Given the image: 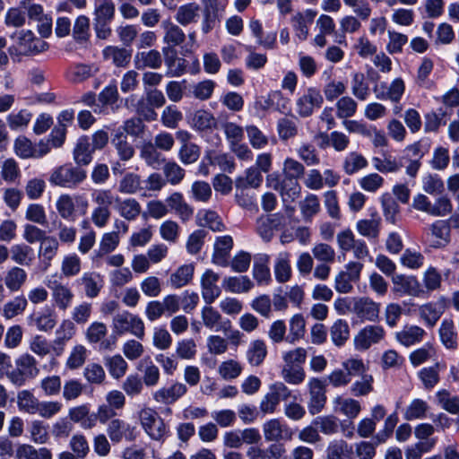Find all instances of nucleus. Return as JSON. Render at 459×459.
<instances>
[{
  "label": "nucleus",
  "mask_w": 459,
  "mask_h": 459,
  "mask_svg": "<svg viewBox=\"0 0 459 459\" xmlns=\"http://www.w3.org/2000/svg\"><path fill=\"white\" fill-rule=\"evenodd\" d=\"M138 370L143 373V382L148 387L155 386L160 380L159 368L149 359H142L137 367Z\"/></svg>",
  "instance_id": "473e14b6"
},
{
  "label": "nucleus",
  "mask_w": 459,
  "mask_h": 459,
  "mask_svg": "<svg viewBox=\"0 0 459 459\" xmlns=\"http://www.w3.org/2000/svg\"><path fill=\"white\" fill-rule=\"evenodd\" d=\"M75 333V326L73 321L64 320L56 331V339L53 341L52 350L56 356L62 354L65 343L71 340Z\"/></svg>",
  "instance_id": "a211bd4d"
},
{
  "label": "nucleus",
  "mask_w": 459,
  "mask_h": 459,
  "mask_svg": "<svg viewBox=\"0 0 459 459\" xmlns=\"http://www.w3.org/2000/svg\"><path fill=\"white\" fill-rule=\"evenodd\" d=\"M309 402L308 411L312 415L319 413L325 405V385L318 378H312L308 382Z\"/></svg>",
  "instance_id": "9d476101"
},
{
  "label": "nucleus",
  "mask_w": 459,
  "mask_h": 459,
  "mask_svg": "<svg viewBox=\"0 0 459 459\" xmlns=\"http://www.w3.org/2000/svg\"><path fill=\"white\" fill-rule=\"evenodd\" d=\"M274 188L280 189L284 201H286V197L291 201H294L299 196L301 192V186L299 183V179L288 178L285 176H283V178L279 184V186H275Z\"/></svg>",
  "instance_id": "c03bdc74"
},
{
  "label": "nucleus",
  "mask_w": 459,
  "mask_h": 459,
  "mask_svg": "<svg viewBox=\"0 0 459 459\" xmlns=\"http://www.w3.org/2000/svg\"><path fill=\"white\" fill-rule=\"evenodd\" d=\"M107 434L114 444L120 443L123 438L128 442L135 440L137 437L136 427L132 426L121 419L116 418L107 424Z\"/></svg>",
  "instance_id": "423d86ee"
},
{
  "label": "nucleus",
  "mask_w": 459,
  "mask_h": 459,
  "mask_svg": "<svg viewBox=\"0 0 459 459\" xmlns=\"http://www.w3.org/2000/svg\"><path fill=\"white\" fill-rule=\"evenodd\" d=\"M113 332L116 334L122 335L130 333L139 339L144 336V324L136 315L128 311L117 313L112 320Z\"/></svg>",
  "instance_id": "20e7f679"
},
{
  "label": "nucleus",
  "mask_w": 459,
  "mask_h": 459,
  "mask_svg": "<svg viewBox=\"0 0 459 459\" xmlns=\"http://www.w3.org/2000/svg\"><path fill=\"white\" fill-rule=\"evenodd\" d=\"M48 287L51 290L55 305L60 310H66L71 306L74 297L71 289L56 281L53 282V285Z\"/></svg>",
  "instance_id": "412c9836"
},
{
  "label": "nucleus",
  "mask_w": 459,
  "mask_h": 459,
  "mask_svg": "<svg viewBox=\"0 0 459 459\" xmlns=\"http://www.w3.org/2000/svg\"><path fill=\"white\" fill-rule=\"evenodd\" d=\"M95 150L88 136H81L74 148L73 158L78 167L89 165L93 159Z\"/></svg>",
  "instance_id": "f3484780"
},
{
  "label": "nucleus",
  "mask_w": 459,
  "mask_h": 459,
  "mask_svg": "<svg viewBox=\"0 0 459 459\" xmlns=\"http://www.w3.org/2000/svg\"><path fill=\"white\" fill-rule=\"evenodd\" d=\"M17 459H52V453L47 447L36 449L31 445L22 444L16 449Z\"/></svg>",
  "instance_id": "4c0bfd02"
},
{
  "label": "nucleus",
  "mask_w": 459,
  "mask_h": 459,
  "mask_svg": "<svg viewBox=\"0 0 459 459\" xmlns=\"http://www.w3.org/2000/svg\"><path fill=\"white\" fill-rule=\"evenodd\" d=\"M385 330L380 325H367L354 337V347L358 351H366L378 343L385 337Z\"/></svg>",
  "instance_id": "0eeeda50"
},
{
  "label": "nucleus",
  "mask_w": 459,
  "mask_h": 459,
  "mask_svg": "<svg viewBox=\"0 0 459 459\" xmlns=\"http://www.w3.org/2000/svg\"><path fill=\"white\" fill-rule=\"evenodd\" d=\"M134 65L138 70L145 68L156 70L162 65V56L156 49L139 52L134 56Z\"/></svg>",
  "instance_id": "a878e982"
},
{
  "label": "nucleus",
  "mask_w": 459,
  "mask_h": 459,
  "mask_svg": "<svg viewBox=\"0 0 459 459\" xmlns=\"http://www.w3.org/2000/svg\"><path fill=\"white\" fill-rule=\"evenodd\" d=\"M70 421L80 423L82 429H91L95 427V417L90 411L88 404H82L69 409Z\"/></svg>",
  "instance_id": "cd10ccee"
},
{
  "label": "nucleus",
  "mask_w": 459,
  "mask_h": 459,
  "mask_svg": "<svg viewBox=\"0 0 459 459\" xmlns=\"http://www.w3.org/2000/svg\"><path fill=\"white\" fill-rule=\"evenodd\" d=\"M116 209L119 215L126 221L136 220L142 212L140 203L135 198H126L121 200L116 197Z\"/></svg>",
  "instance_id": "393cba45"
},
{
  "label": "nucleus",
  "mask_w": 459,
  "mask_h": 459,
  "mask_svg": "<svg viewBox=\"0 0 459 459\" xmlns=\"http://www.w3.org/2000/svg\"><path fill=\"white\" fill-rule=\"evenodd\" d=\"M380 304L368 297L354 298L352 313L361 321L374 322L378 318Z\"/></svg>",
  "instance_id": "1a4fd4ad"
},
{
  "label": "nucleus",
  "mask_w": 459,
  "mask_h": 459,
  "mask_svg": "<svg viewBox=\"0 0 459 459\" xmlns=\"http://www.w3.org/2000/svg\"><path fill=\"white\" fill-rule=\"evenodd\" d=\"M139 422L145 433L155 441L163 440L168 435V427L158 412L150 407L138 411Z\"/></svg>",
  "instance_id": "7ed1b4c3"
},
{
  "label": "nucleus",
  "mask_w": 459,
  "mask_h": 459,
  "mask_svg": "<svg viewBox=\"0 0 459 459\" xmlns=\"http://www.w3.org/2000/svg\"><path fill=\"white\" fill-rule=\"evenodd\" d=\"M30 437L36 444H46L49 439L48 427L42 420H32L29 426Z\"/></svg>",
  "instance_id": "680f3d73"
},
{
  "label": "nucleus",
  "mask_w": 459,
  "mask_h": 459,
  "mask_svg": "<svg viewBox=\"0 0 459 459\" xmlns=\"http://www.w3.org/2000/svg\"><path fill=\"white\" fill-rule=\"evenodd\" d=\"M264 439L268 442H279L280 440H290L292 430L278 419H273L263 425Z\"/></svg>",
  "instance_id": "9b49d317"
},
{
  "label": "nucleus",
  "mask_w": 459,
  "mask_h": 459,
  "mask_svg": "<svg viewBox=\"0 0 459 459\" xmlns=\"http://www.w3.org/2000/svg\"><path fill=\"white\" fill-rule=\"evenodd\" d=\"M78 286L82 287L85 296L94 299L100 293L104 281L102 276L96 272H86L75 281Z\"/></svg>",
  "instance_id": "f8f14e48"
},
{
  "label": "nucleus",
  "mask_w": 459,
  "mask_h": 459,
  "mask_svg": "<svg viewBox=\"0 0 459 459\" xmlns=\"http://www.w3.org/2000/svg\"><path fill=\"white\" fill-rule=\"evenodd\" d=\"M104 364L108 368L109 375L117 380L122 378L128 368L127 362L119 354L105 357Z\"/></svg>",
  "instance_id": "c9c22d12"
},
{
  "label": "nucleus",
  "mask_w": 459,
  "mask_h": 459,
  "mask_svg": "<svg viewBox=\"0 0 459 459\" xmlns=\"http://www.w3.org/2000/svg\"><path fill=\"white\" fill-rule=\"evenodd\" d=\"M83 377L91 385H100L105 383L106 373L100 364L89 363L83 369Z\"/></svg>",
  "instance_id": "5fc2aeb1"
},
{
  "label": "nucleus",
  "mask_w": 459,
  "mask_h": 459,
  "mask_svg": "<svg viewBox=\"0 0 459 459\" xmlns=\"http://www.w3.org/2000/svg\"><path fill=\"white\" fill-rule=\"evenodd\" d=\"M312 424L325 435L334 434L339 429L338 419L333 415L316 417Z\"/></svg>",
  "instance_id": "bf43d9fd"
},
{
  "label": "nucleus",
  "mask_w": 459,
  "mask_h": 459,
  "mask_svg": "<svg viewBox=\"0 0 459 459\" xmlns=\"http://www.w3.org/2000/svg\"><path fill=\"white\" fill-rule=\"evenodd\" d=\"M201 316L204 325L209 329L227 333L231 328L230 321H222L220 312L210 305H206L202 308Z\"/></svg>",
  "instance_id": "2eb2a0df"
},
{
  "label": "nucleus",
  "mask_w": 459,
  "mask_h": 459,
  "mask_svg": "<svg viewBox=\"0 0 459 459\" xmlns=\"http://www.w3.org/2000/svg\"><path fill=\"white\" fill-rule=\"evenodd\" d=\"M39 400L29 390H22L17 394V405L20 411L36 414Z\"/></svg>",
  "instance_id": "603ef678"
},
{
  "label": "nucleus",
  "mask_w": 459,
  "mask_h": 459,
  "mask_svg": "<svg viewBox=\"0 0 459 459\" xmlns=\"http://www.w3.org/2000/svg\"><path fill=\"white\" fill-rule=\"evenodd\" d=\"M405 156H402L399 160L395 159H392L391 157H386L385 159H380L378 157L373 158L374 167L377 170L388 173V172H396L402 167H403V160H405Z\"/></svg>",
  "instance_id": "052dcab7"
},
{
  "label": "nucleus",
  "mask_w": 459,
  "mask_h": 459,
  "mask_svg": "<svg viewBox=\"0 0 459 459\" xmlns=\"http://www.w3.org/2000/svg\"><path fill=\"white\" fill-rule=\"evenodd\" d=\"M163 29V42L165 47L175 48L180 46L186 40V34L183 30L170 21H163L161 23Z\"/></svg>",
  "instance_id": "4be33fe9"
},
{
  "label": "nucleus",
  "mask_w": 459,
  "mask_h": 459,
  "mask_svg": "<svg viewBox=\"0 0 459 459\" xmlns=\"http://www.w3.org/2000/svg\"><path fill=\"white\" fill-rule=\"evenodd\" d=\"M162 169L165 180L173 186L179 184L185 177V170L175 161H165Z\"/></svg>",
  "instance_id": "0e129e2a"
},
{
  "label": "nucleus",
  "mask_w": 459,
  "mask_h": 459,
  "mask_svg": "<svg viewBox=\"0 0 459 459\" xmlns=\"http://www.w3.org/2000/svg\"><path fill=\"white\" fill-rule=\"evenodd\" d=\"M27 279L26 272L21 268L14 266L8 270L4 276V283L11 291H18L25 283Z\"/></svg>",
  "instance_id": "37998d69"
},
{
  "label": "nucleus",
  "mask_w": 459,
  "mask_h": 459,
  "mask_svg": "<svg viewBox=\"0 0 459 459\" xmlns=\"http://www.w3.org/2000/svg\"><path fill=\"white\" fill-rule=\"evenodd\" d=\"M267 356V346L263 340L250 342L246 351L245 357L249 365L259 367L263 364Z\"/></svg>",
  "instance_id": "c85d7f7f"
},
{
  "label": "nucleus",
  "mask_w": 459,
  "mask_h": 459,
  "mask_svg": "<svg viewBox=\"0 0 459 459\" xmlns=\"http://www.w3.org/2000/svg\"><path fill=\"white\" fill-rule=\"evenodd\" d=\"M103 55L106 59L112 60L113 64L118 67L126 66L131 58L130 51L126 48H120L117 47H107L103 50Z\"/></svg>",
  "instance_id": "3c124183"
},
{
  "label": "nucleus",
  "mask_w": 459,
  "mask_h": 459,
  "mask_svg": "<svg viewBox=\"0 0 459 459\" xmlns=\"http://www.w3.org/2000/svg\"><path fill=\"white\" fill-rule=\"evenodd\" d=\"M324 101L320 91L316 88H308L307 91L297 100V112L301 117H310L316 108H320Z\"/></svg>",
  "instance_id": "6e6552de"
},
{
  "label": "nucleus",
  "mask_w": 459,
  "mask_h": 459,
  "mask_svg": "<svg viewBox=\"0 0 459 459\" xmlns=\"http://www.w3.org/2000/svg\"><path fill=\"white\" fill-rule=\"evenodd\" d=\"M326 457L327 459H352V446L342 439L333 440L326 448Z\"/></svg>",
  "instance_id": "72a5a7b5"
},
{
  "label": "nucleus",
  "mask_w": 459,
  "mask_h": 459,
  "mask_svg": "<svg viewBox=\"0 0 459 459\" xmlns=\"http://www.w3.org/2000/svg\"><path fill=\"white\" fill-rule=\"evenodd\" d=\"M253 282L247 276L228 277L223 280L226 290L234 293L247 292L253 287Z\"/></svg>",
  "instance_id": "864d4df0"
},
{
  "label": "nucleus",
  "mask_w": 459,
  "mask_h": 459,
  "mask_svg": "<svg viewBox=\"0 0 459 459\" xmlns=\"http://www.w3.org/2000/svg\"><path fill=\"white\" fill-rule=\"evenodd\" d=\"M334 404L337 406V410L349 419L356 418L361 411L359 402L352 398L338 396L334 400Z\"/></svg>",
  "instance_id": "49530a36"
},
{
  "label": "nucleus",
  "mask_w": 459,
  "mask_h": 459,
  "mask_svg": "<svg viewBox=\"0 0 459 459\" xmlns=\"http://www.w3.org/2000/svg\"><path fill=\"white\" fill-rule=\"evenodd\" d=\"M142 189L141 177L134 172L126 173L120 179L117 187L119 193L126 195H134Z\"/></svg>",
  "instance_id": "58836bf2"
},
{
  "label": "nucleus",
  "mask_w": 459,
  "mask_h": 459,
  "mask_svg": "<svg viewBox=\"0 0 459 459\" xmlns=\"http://www.w3.org/2000/svg\"><path fill=\"white\" fill-rule=\"evenodd\" d=\"M394 292L417 296L420 291V283L413 276H405L403 274L393 277Z\"/></svg>",
  "instance_id": "bb28decb"
},
{
  "label": "nucleus",
  "mask_w": 459,
  "mask_h": 459,
  "mask_svg": "<svg viewBox=\"0 0 459 459\" xmlns=\"http://www.w3.org/2000/svg\"><path fill=\"white\" fill-rule=\"evenodd\" d=\"M429 404L421 399H414L411 402L404 412V419L413 420L423 419L429 411Z\"/></svg>",
  "instance_id": "4d7b16f0"
},
{
  "label": "nucleus",
  "mask_w": 459,
  "mask_h": 459,
  "mask_svg": "<svg viewBox=\"0 0 459 459\" xmlns=\"http://www.w3.org/2000/svg\"><path fill=\"white\" fill-rule=\"evenodd\" d=\"M330 335L333 342L338 346H342L350 337V327L345 320H336L331 327Z\"/></svg>",
  "instance_id": "de8ad7c7"
},
{
  "label": "nucleus",
  "mask_w": 459,
  "mask_h": 459,
  "mask_svg": "<svg viewBox=\"0 0 459 459\" xmlns=\"http://www.w3.org/2000/svg\"><path fill=\"white\" fill-rule=\"evenodd\" d=\"M270 256L260 254L255 256L253 266V277L259 285H267L271 281V272L268 266Z\"/></svg>",
  "instance_id": "7c9ffc66"
},
{
  "label": "nucleus",
  "mask_w": 459,
  "mask_h": 459,
  "mask_svg": "<svg viewBox=\"0 0 459 459\" xmlns=\"http://www.w3.org/2000/svg\"><path fill=\"white\" fill-rule=\"evenodd\" d=\"M194 265L185 264L178 267L169 277V283L175 289H179L188 284L194 274Z\"/></svg>",
  "instance_id": "79ce46f5"
},
{
  "label": "nucleus",
  "mask_w": 459,
  "mask_h": 459,
  "mask_svg": "<svg viewBox=\"0 0 459 459\" xmlns=\"http://www.w3.org/2000/svg\"><path fill=\"white\" fill-rule=\"evenodd\" d=\"M115 5L111 0H95L94 21L111 22Z\"/></svg>",
  "instance_id": "13d9d810"
},
{
  "label": "nucleus",
  "mask_w": 459,
  "mask_h": 459,
  "mask_svg": "<svg viewBox=\"0 0 459 459\" xmlns=\"http://www.w3.org/2000/svg\"><path fill=\"white\" fill-rule=\"evenodd\" d=\"M190 126L196 131H209L217 127V119L210 111L198 109L193 113Z\"/></svg>",
  "instance_id": "c756f323"
},
{
  "label": "nucleus",
  "mask_w": 459,
  "mask_h": 459,
  "mask_svg": "<svg viewBox=\"0 0 459 459\" xmlns=\"http://www.w3.org/2000/svg\"><path fill=\"white\" fill-rule=\"evenodd\" d=\"M87 359V349L82 345H75L66 360V368L74 370L81 368L86 361Z\"/></svg>",
  "instance_id": "774afa93"
},
{
  "label": "nucleus",
  "mask_w": 459,
  "mask_h": 459,
  "mask_svg": "<svg viewBox=\"0 0 459 459\" xmlns=\"http://www.w3.org/2000/svg\"><path fill=\"white\" fill-rule=\"evenodd\" d=\"M87 178L85 169L71 163H66L56 168L50 177L49 182L54 186L66 188H75Z\"/></svg>",
  "instance_id": "f257e3e1"
},
{
  "label": "nucleus",
  "mask_w": 459,
  "mask_h": 459,
  "mask_svg": "<svg viewBox=\"0 0 459 459\" xmlns=\"http://www.w3.org/2000/svg\"><path fill=\"white\" fill-rule=\"evenodd\" d=\"M162 55L167 66V74L170 76H180L186 71V60L178 56L177 50L170 47L162 48Z\"/></svg>",
  "instance_id": "6ab92c4d"
},
{
  "label": "nucleus",
  "mask_w": 459,
  "mask_h": 459,
  "mask_svg": "<svg viewBox=\"0 0 459 459\" xmlns=\"http://www.w3.org/2000/svg\"><path fill=\"white\" fill-rule=\"evenodd\" d=\"M29 324L37 327L39 331L49 332L56 325V314L51 307H45L41 311L33 313L29 317Z\"/></svg>",
  "instance_id": "dca6fc26"
},
{
  "label": "nucleus",
  "mask_w": 459,
  "mask_h": 459,
  "mask_svg": "<svg viewBox=\"0 0 459 459\" xmlns=\"http://www.w3.org/2000/svg\"><path fill=\"white\" fill-rule=\"evenodd\" d=\"M199 12L200 6L196 3H189L178 9L175 18L179 24L186 26L196 22Z\"/></svg>",
  "instance_id": "a19ab883"
},
{
  "label": "nucleus",
  "mask_w": 459,
  "mask_h": 459,
  "mask_svg": "<svg viewBox=\"0 0 459 459\" xmlns=\"http://www.w3.org/2000/svg\"><path fill=\"white\" fill-rule=\"evenodd\" d=\"M380 223L381 219L379 217L359 220L357 222L356 229L360 235L366 238H377L380 231Z\"/></svg>",
  "instance_id": "8fccbe9b"
},
{
  "label": "nucleus",
  "mask_w": 459,
  "mask_h": 459,
  "mask_svg": "<svg viewBox=\"0 0 459 459\" xmlns=\"http://www.w3.org/2000/svg\"><path fill=\"white\" fill-rule=\"evenodd\" d=\"M12 260L21 265H29L33 260V250L26 244H16L10 250Z\"/></svg>",
  "instance_id": "09e8293b"
},
{
  "label": "nucleus",
  "mask_w": 459,
  "mask_h": 459,
  "mask_svg": "<svg viewBox=\"0 0 459 459\" xmlns=\"http://www.w3.org/2000/svg\"><path fill=\"white\" fill-rule=\"evenodd\" d=\"M14 44L10 48V53L20 56H33L44 52L48 44L39 38H36L30 30H21L12 37Z\"/></svg>",
  "instance_id": "f03ea898"
},
{
  "label": "nucleus",
  "mask_w": 459,
  "mask_h": 459,
  "mask_svg": "<svg viewBox=\"0 0 459 459\" xmlns=\"http://www.w3.org/2000/svg\"><path fill=\"white\" fill-rule=\"evenodd\" d=\"M367 166V159L357 152H349L342 161V169L347 175H353Z\"/></svg>",
  "instance_id": "ea45409f"
},
{
  "label": "nucleus",
  "mask_w": 459,
  "mask_h": 459,
  "mask_svg": "<svg viewBox=\"0 0 459 459\" xmlns=\"http://www.w3.org/2000/svg\"><path fill=\"white\" fill-rule=\"evenodd\" d=\"M219 275L212 270H207L202 276V297L207 305H211L221 295V289L217 285Z\"/></svg>",
  "instance_id": "4468645a"
},
{
  "label": "nucleus",
  "mask_w": 459,
  "mask_h": 459,
  "mask_svg": "<svg viewBox=\"0 0 459 459\" xmlns=\"http://www.w3.org/2000/svg\"><path fill=\"white\" fill-rule=\"evenodd\" d=\"M425 331L417 325H406L396 333V339L404 346H411L422 340Z\"/></svg>",
  "instance_id": "e433bc0d"
},
{
  "label": "nucleus",
  "mask_w": 459,
  "mask_h": 459,
  "mask_svg": "<svg viewBox=\"0 0 459 459\" xmlns=\"http://www.w3.org/2000/svg\"><path fill=\"white\" fill-rule=\"evenodd\" d=\"M81 268V259L75 254L65 255L61 264L62 274L67 278L77 275L80 273Z\"/></svg>",
  "instance_id": "338daca9"
},
{
  "label": "nucleus",
  "mask_w": 459,
  "mask_h": 459,
  "mask_svg": "<svg viewBox=\"0 0 459 459\" xmlns=\"http://www.w3.org/2000/svg\"><path fill=\"white\" fill-rule=\"evenodd\" d=\"M405 90L404 82L401 78L394 79L390 86L380 82L374 86L373 91L379 100H390L397 102L401 100Z\"/></svg>",
  "instance_id": "ddd939ff"
},
{
  "label": "nucleus",
  "mask_w": 459,
  "mask_h": 459,
  "mask_svg": "<svg viewBox=\"0 0 459 459\" xmlns=\"http://www.w3.org/2000/svg\"><path fill=\"white\" fill-rule=\"evenodd\" d=\"M316 13L307 9L304 13H298L291 18V23L297 37L305 40L308 36V25L312 24Z\"/></svg>",
  "instance_id": "b1692460"
},
{
  "label": "nucleus",
  "mask_w": 459,
  "mask_h": 459,
  "mask_svg": "<svg viewBox=\"0 0 459 459\" xmlns=\"http://www.w3.org/2000/svg\"><path fill=\"white\" fill-rule=\"evenodd\" d=\"M140 157L147 166L153 169H160L166 161V158L152 144V142H145L142 144Z\"/></svg>",
  "instance_id": "5701e85b"
},
{
  "label": "nucleus",
  "mask_w": 459,
  "mask_h": 459,
  "mask_svg": "<svg viewBox=\"0 0 459 459\" xmlns=\"http://www.w3.org/2000/svg\"><path fill=\"white\" fill-rule=\"evenodd\" d=\"M277 131L281 140L287 141L294 138L298 133L299 128L296 117H284L277 121Z\"/></svg>",
  "instance_id": "a18cd8bd"
},
{
  "label": "nucleus",
  "mask_w": 459,
  "mask_h": 459,
  "mask_svg": "<svg viewBox=\"0 0 459 459\" xmlns=\"http://www.w3.org/2000/svg\"><path fill=\"white\" fill-rule=\"evenodd\" d=\"M439 336L446 349L456 350L458 346V333L451 319H444L440 325Z\"/></svg>",
  "instance_id": "2f4dec72"
},
{
  "label": "nucleus",
  "mask_w": 459,
  "mask_h": 459,
  "mask_svg": "<svg viewBox=\"0 0 459 459\" xmlns=\"http://www.w3.org/2000/svg\"><path fill=\"white\" fill-rule=\"evenodd\" d=\"M117 154L122 160H129L134 154V149L131 143L126 141V136L122 133L117 134L112 140Z\"/></svg>",
  "instance_id": "e2e57ef3"
},
{
  "label": "nucleus",
  "mask_w": 459,
  "mask_h": 459,
  "mask_svg": "<svg viewBox=\"0 0 459 459\" xmlns=\"http://www.w3.org/2000/svg\"><path fill=\"white\" fill-rule=\"evenodd\" d=\"M274 274L277 281L287 282L291 277L290 254L288 252L280 253L274 265Z\"/></svg>",
  "instance_id": "f704fd0d"
},
{
  "label": "nucleus",
  "mask_w": 459,
  "mask_h": 459,
  "mask_svg": "<svg viewBox=\"0 0 459 459\" xmlns=\"http://www.w3.org/2000/svg\"><path fill=\"white\" fill-rule=\"evenodd\" d=\"M16 368L7 373L9 380L18 386L24 385L27 379L34 378L39 374L37 361L30 354L20 356L15 361Z\"/></svg>",
  "instance_id": "39448f33"
},
{
  "label": "nucleus",
  "mask_w": 459,
  "mask_h": 459,
  "mask_svg": "<svg viewBox=\"0 0 459 459\" xmlns=\"http://www.w3.org/2000/svg\"><path fill=\"white\" fill-rule=\"evenodd\" d=\"M232 247L233 239L230 236L218 237L214 243L212 262L220 266H227Z\"/></svg>",
  "instance_id": "aec40b11"
},
{
  "label": "nucleus",
  "mask_w": 459,
  "mask_h": 459,
  "mask_svg": "<svg viewBox=\"0 0 459 459\" xmlns=\"http://www.w3.org/2000/svg\"><path fill=\"white\" fill-rule=\"evenodd\" d=\"M374 378L372 375H363L351 385V394L353 396H366L373 391Z\"/></svg>",
  "instance_id": "69168bd1"
},
{
  "label": "nucleus",
  "mask_w": 459,
  "mask_h": 459,
  "mask_svg": "<svg viewBox=\"0 0 459 459\" xmlns=\"http://www.w3.org/2000/svg\"><path fill=\"white\" fill-rule=\"evenodd\" d=\"M58 247V240L55 237L47 236L46 238L40 242L39 256H43V260L46 262L47 265H49L50 261L57 254Z\"/></svg>",
  "instance_id": "6e6d98bb"
}]
</instances>
